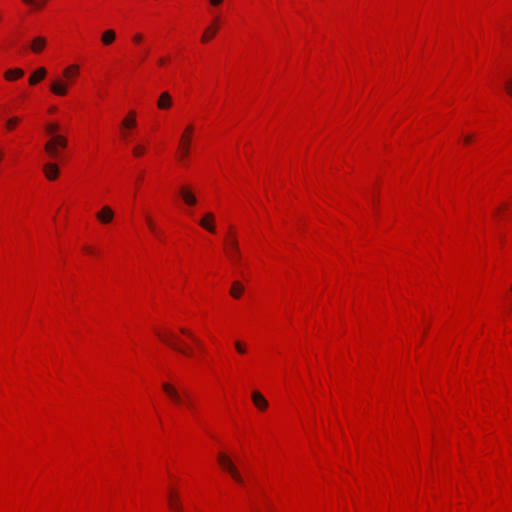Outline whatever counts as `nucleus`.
I'll return each instance as SVG.
<instances>
[{
	"mask_svg": "<svg viewBox=\"0 0 512 512\" xmlns=\"http://www.w3.org/2000/svg\"><path fill=\"white\" fill-rule=\"evenodd\" d=\"M67 145V138L63 135H57L46 142L44 150L51 159H57L60 157V149H65Z\"/></svg>",
	"mask_w": 512,
	"mask_h": 512,
	"instance_id": "nucleus-1",
	"label": "nucleus"
},
{
	"mask_svg": "<svg viewBox=\"0 0 512 512\" xmlns=\"http://www.w3.org/2000/svg\"><path fill=\"white\" fill-rule=\"evenodd\" d=\"M163 391L167 394V396L177 405L185 404L191 410H194V406L192 401L189 399L187 393L181 394L180 391L171 385L170 383L162 384Z\"/></svg>",
	"mask_w": 512,
	"mask_h": 512,
	"instance_id": "nucleus-2",
	"label": "nucleus"
},
{
	"mask_svg": "<svg viewBox=\"0 0 512 512\" xmlns=\"http://www.w3.org/2000/svg\"><path fill=\"white\" fill-rule=\"evenodd\" d=\"M218 462H219L220 466L225 471H227L237 483H239V484L244 483L243 477L241 476L237 467L235 466V464L233 463V461L231 460V458L228 455H226L225 453H222V452L219 453L218 454Z\"/></svg>",
	"mask_w": 512,
	"mask_h": 512,
	"instance_id": "nucleus-3",
	"label": "nucleus"
},
{
	"mask_svg": "<svg viewBox=\"0 0 512 512\" xmlns=\"http://www.w3.org/2000/svg\"><path fill=\"white\" fill-rule=\"evenodd\" d=\"M194 127L192 124L188 125L185 128V131L183 132L180 143H179V157L180 160L184 161L189 153H190V146L192 142V133H193Z\"/></svg>",
	"mask_w": 512,
	"mask_h": 512,
	"instance_id": "nucleus-4",
	"label": "nucleus"
},
{
	"mask_svg": "<svg viewBox=\"0 0 512 512\" xmlns=\"http://www.w3.org/2000/svg\"><path fill=\"white\" fill-rule=\"evenodd\" d=\"M158 336L164 343H166L168 346H170L174 350H176L184 355H187V356L192 355V351L189 348L182 346L180 339L177 336H175L173 333H171V332H167V333H163V334L158 333Z\"/></svg>",
	"mask_w": 512,
	"mask_h": 512,
	"instance_id": "nucleus-5",
	"label": "nucleus"
},
{
	"mask_svg": "<svg viewBox=\"0 0 512 512\" xmlns=\"http://www.w3.org/2000/svg\"><path fill=\"white\" fill-rule=\"evenodd\" d=\"M70 80H63L61 78H55L51 81L50 91L59 97L66 96L68 93Z\"/></svg>",
	"mask_w": 512,
	"mask_h": 512,
	"instance_id": "nucleus-6",
	"label": "nucleus"
},
{
	"mask_svg": "<svg viewBox=\"0 0 512 512\" xmlns=\"http://www.w3.org/2000/svg\"><path fill=\"white\" fill-rule=\"evenodd\" d=\"M228 248L226 250L227 256L229 259L235 263L239 264L241 260V253L238 246V241L235 237H231L227 240Z\"/></svg>",
	"mask_w": 512,
	"mask_h": 512,
	"instance_id": "nucleus-7",
	"label": "nucleus"
},
{
	"mask_svg": "<svg viewBox=\"0 0 512 512\" xmlns=\"http://www.w3.org/2000/svg\"><path fill=\"white\" fill-rule=\"evenodd\" d=\"M114 212L109 206H104L96 214V218L103 224H108L113 220Z\"/></svg>",
	"mask_w": 512,
	"mask_h": 512,
	"instance_id": "nucleus-8",
	"label": "nucleus"
},
{
	"mask_svg": "<svg viewBox=\"0 0 512 512\" xmlns=\"http://www.w3.org/2000/svg\"><path fill=\"white\" fill-rule=\"evenodd\" d=\"M253 404L261 411H264L268 407V401L266 398L259 392L253 391L251 395Z\"/></svg>",
	"mask_w": 512,
	"mask_h": 512,
	"instance_id": "nucleus-9",
	"label": "nucleus"
},
{
	"mask_svg": "<svg viewBox=\"0 0 512 512\" xmlns=\"http://www.w3.org/2000/svg\"><path fill=\"white\" fill-rule=\"evenodd\" d=\"M43 172H44L46 178L48 180L52 181L58 177L59 168H58L57 164L49 162L44 165Z\"/></svg>",
	"mask_w": 512,
	"mask_h": 512,
	"instance_id": "nucleus-10",
	"label": "nucleus"
},
{
	"mask_svg": "<svg viewBox=\"0 0 512 512\" xmlns=\"http://www.w3.org/2000/svg\"><path fill=\"white\" fill-rule=\"evenodd\" d=\"M172 97L168 92H162L157 101V107L162 110L169 109L172 106Z\"/></svg>",
	"mask_w": 512,
	"mask_h": 512,
	"instance_id": "nucleus-11",
	"label": "nucleus"
},
{
	"mask_svg": "<svg viewBox=\"0 0 512 512\" xmlns=\"http://www.w3.org/2000/svg\"><path fill=\"white\" fill-rule=\"evenodd\" d=\"M180 195L187 205L192 206L195 205L197 202V199L194 196V194L186 187L181 188Z\"/></svg>",
	"mask_w": 512,
	"mask_h": 512,
	"instance_id": "nucleus-12",
	"label": "nucleus"
},
{
	"mask_svg": "<svg viewBox=\"0 0 512 512\" xmlns=\"http://www.w3.org/2000/svg\"><path fill=\"white\" fill-rule=\"evenodd\" d=\"M214 221V215L212 213H207L203 219L199 221V225L203 227L204 229L208 230L209 232H214L215 227L212 225V222Z\"/></svg>",
	"mask_w": 512,
	"mask_h": 512,
	"instance_id": "nucleus-13",
	"label": "nucleus"
},
{
	"mask_svg": "<svg viewBox=\"0 0 512 512\" xmlns=\"http://www.w3.org/2000/svg\"><path fill=\"white\" fill-rule=\"evenodd\" d=\"M46 69L44 67L38 68L29 78V84L35 85L39 81L43 80L46 76Z\"/></svg>",
	"mask_w": 512,
	"mask_h": 512,
	"instance_id": "nucleus-14",
	"label": "nucleus"
},
{
	"mask_svg": "<svg viewBox=\"0 0 512 512\" xmlns=\"http://www.w3.org/2000/svg\"><path fill=\"white\" fill-rule=\"evenodd\" d=\"M217 20L214 21V23L207 27L202 35V42H208L210 39H212L216 33H217Z\"/></svg>",
	"mask_w": 512,
	"mask_h": 512,
	"instance_id": "nucleus-15",
	"label": "nucleus"
},
{
	"mask_svg": "<svg viewBox=\"0 0 512 512\" xmlns=\"http://www.w3.org/2000/svg\"><path fill=\"white\" fill-rule=\"evenodd\" d=\"M121 126L124 129L134 128L136 126V113L134 111L129 112L127 117L123 119Z\"/></svg>",
	"mask_w": 512,
	"mask_h": 512,
	"instance_id": "nucleus-16",
	"label": "nucleus"
},
{
	"mask_svg": "<svg viewBox=\"0 0 512 512\" xmlns=\"http://www.w3.org/2000/svg\"><path fill=\"white\" fill-rule=\"evenodd\" d=\"M116 39V32L112 29L104 31L101 35V42L108 46L111 45Z\"/></svg>",
	"mask_w": 512,
	"mask_h": 512,
	"instance_id": "nucleus-17",
	"label": "nucleus"
},
{
	"mask_svg": "<svg viewBox=\"0 0 512 512\" xmlns=\"http://www.w3.org/2000/svg\"><path fill=\"white\" fill-rule=\"evenodd\" d=\"M46 45V39L42 36L35 37L32 41L31 49L35 53H40Z\"/></svg>",
	"mask_w": 512,
	"mask_h": 512,
	"instance_id": "nucleus-18",
	"label": "nucleus"
},
{
	"mask_svg": "<svg viewBox=\"0 0 512 512\" xmlns=\"http://www.w3.org/2000/svg\"><path fill=\"white\" fill-rule=\"evenodd\" d=\"M79 69L80 68L78 65L72 64L63 70V77L71 81L75 76L78 75Z\"/></svg>",
	"mask_w": 512,
	"mask_h": 512,
	"instance_id": "nucleus-19",
	"label": "nucleus"
},
{
	"mask_svg": "<svg viewBox=\"0 0 512 512\" xmlns=\"http://www.w3.org/2000/svg\"><path fill=\"white\" fill-rule=\"evenodd\" d=\"M24 75V71L20 68L9 69L5 72V78L9 81L18 79Z\"/></svg>",
	"mask_w": 512,
	"mask_h": 512,
	"instance_id": "nucleus-20",
	"label": "nucleus"
},
{
	"mask_svg": "<svg viewBox=\"0 0 512 512\" xmlns=\"http://www.w3.org/2000/svg\"><path fill=\"white\" fill-rule=\"evenodd\" d=\"M22 2L26 5L32 7L33 10H41L45 7L48 0H22Z\"/></svg>",
	"mask_w": 512,
	"mask_h": 512,
	"instance_id": "nucleus-21",
	"label": "nucleus"
},
{
	"mask_svg": "<svg viewBox=\"0 0 512 512\" xmlns=\"http://www.w3.org/2000/svg\"><path fill=\"white\" fill-rule=\"evenodd\" d=\"M168 504L171 509H173L176 512H182V508L179 503V499L176 495L173 493H169L168 495Z\"/></svg>",
	"mask_w": 512,
	"mask_h": 512,
	"instance_id": "nucleus-22",
	"label": "nucleus"
},
{
	"mask_svg": "<svg viewBox=\"0 0 512 512\" xmlns=\"http://www.w3.org/2000/svg\"><path fill=\"white\" fill-rule=\"evenodd\" d=\"M244 291V286L238 282V281H235L232 283V286H231V289H230V294L232 297L234 298H240L241 296V293Z\"/></svg>",
	"mask_w": 512,
	"mask_h": 512,
	"instance_id": "nucleus-23",
	"label": "nucleus"
},
{
	"mask_svg": "<svg viewBox=\"0 0 512 512\" xmlns=\"http://www.w3.org/2000/svg\"><path fill=\"white\" fill-rule=\"evenodd\" d=\"M60 129V126L58 123H55V122H52V123H48L46 126H45V130L46 132L51 135V138L53 136H57L58 134H56L57 131H59Z\"/></svg>",
	"mask_w": 512,
	"mask_h": 512,
	"instance_id": "nucleus-24",
	"label": "nucleus"
},
{
	"mask_svg": "<svg viewBox=\"0 0 512 512\" xmlns=\"http://www.w3.org/2000/svg\"><path fill=\"white\" fill-rule=\"evenodd\" d=\"M20 122V118L17 117V116H13L11 118H9L7 121H6V129L11 131L15 128V126Z\"/></svg>",
	"mask_w": 512,
	"mask_h": 512,
	"instance_id": "nucleus-25",
	"label": "nucleus"
},
{
	"mask_svg": "<svg viewBox=\"0 0 512 512\" xmlns=\"http://www.w3.org/2000/svg\"><path fill=\"white\" fill-rule=\"evenodd\" d=\"M180 331H181V333H182V334H184V335L188 336V337H189V338H191V339H192L196 344H198V347H201V342H200V341L195 337V335H194L191 331H189V330H187V329H185V328H181V329H180Z\"/></svg>",
	"mask_w": 512,
	"mask_h": 512,
	"instance_id": "nucleus-26",
	"label": "nucleus"
},
{
	"mask_svg": "<svg viewBox=\"0 0 512 512\" xmlns=\"http://www.w3.org/2000/svg\"><path fill=\"white\" fill-rule=\"evenodd\" d=\"M234 346H235L236 351L240 354H244L247 351L246 345L241 341H236Z\"/></svg>",
	"mask_w": 512,
	"mask_h": 512,
	"instance_id": "nucleus-27",
	"label": "nucleus"
},
{
	"mask_svg": "<svg viewBox=\"0 0 512 512\" xmlns=\"http://www.w3.org/2000/svg\"><path fill=\"white\" fill-rule=\"evenodd\" d=\"M145 151V148L144 146H141V145H138L136 147L133 148V154L135 156H141Z\"/></svg>",
	"mask_w": 512,
	"mask_h": 512,
	"instance_id": "nucleus-28",
	"label": "nucleus"
},
{
	"mask_svg": "<svg viewBox=\"0 0 512 512\" xmlns=\"http://www.w3.org/2000/svg\"><path fill=\"white\" fill-rule=\"evenodd\" d=\"M146 222H147V225L149 227V229L152 231V232H156V226L154 224V222L152 221V219L150 217H146Z\"/></svg>",
	"mask_w": 512,
	"mask_h": 512,
	"instance_id": "nucleus-29",
	"label": "nucleus"
},
{
	"mask_svg": "<svg viewBox=\"0 0 512 512\" xmlns=\"http://www.w3.org/2000/svg\"><path fill=\"white\" fill-rule=\"evenodd\" d=\"M505 90L507 91V93L509 95L512 96V78L509 79L508 81H506V83H505Z\"/></svg>",
	"mask_w": 512,
	"mask_h": 512,
	"instance_id": "nucleus-30",
	"label": "nucleus"
},
{
	"mask_svg": "<svg viewBox=\"0 0 512 512\" xmlns=\"http://www.w3.org/2000/svg\"><path fill=\"white\" fill-rule=\"evenodd\" d=\"M142 39H143V36L140 33L135 34L132 38L133 42L136 44L140 43L142 41Z\"/></svg>",
	"mask_w": 512,
	"mask_h": 512,
	"instance_id": "nucleus-31",
	"label": "nucleus"
},
{
	"mask_svg": "<svg viewBox=\"0 0 512 512\" xmlns=\"http://www.w3.org/2000/svg\"><path fill=\"white\" fill-rule=\"evenodd\" d=\"M210 4L214 7L219 6L223 0H209Z\"/></svg>",
	"mask_w": 512,
	"mask_h": 512,
	"instance_id": "nucleus-32",
	"label": "nucleus"
},
{
	"mask_svg": "<svg viewBox=\"0 0 512 512\" xmlns=\"http://www.w3.org/2000/svg\"><path fill=\"white\" fill-rule=\"evenodd\" d=\"M83 250H84L85 252L89 253V254L94 253V250H93L91 247H88V246H85V247L83 248Z\"/></svg>",
	"mask_w": 512,
	"mask_h": 512,
	"instance_id": "nucleus-33",
	"label": "nucleus"
},
{
	"mask_svg": "<svg viewBox=\"0 0 512 512\" xmlns=\"http://www.w3.org/2000/svg\"><path fill=\"white\" fill-rule=\"evenodd\" d=\"M471 140H472V136H471V135H467V136L464 138V142H465V143H469Z\"/></svg>",
	"mask_w": 512,
	"mask_h": 512,
	"instance_id": "nucleus-34",
	"label": "nucleus"
},
{
	"mask_svg": "<svg viewBox=\"0 0 512 512\" xmlns=\"http://www.w3.org/2000/svg\"><path fill=\"white\" fill-rule=\"evenodd\" d=\"M166 62L165 58H159L158 59V64L161 66V65H164Z\"/></svg>",
	"mask_w": 512,
	"mask_h": 512,
	"instance_id": "nucleus-35",
	"label": "nucleus"
},
{
	"mask_svg": "<svg viewBox=\"0 0 512 512\" xmlns=\"http://www.w3.org/2000/svg\"><path fill=\"white\" fill-rule=\"evenodd\" d=\"M160 240H162V234L156 229V232H153Z\"/></svg>",
	"mask_w": 512,
	"mask_h": 512,
	"instance_id": "nucleus-36",
	"label": "nucleus"
},
{
	"mask_svg": "<svg viewBox=\"0 0 512 512\" xmlns=\"http://www.w3.org/2000/svg\"><path fill=\"white\" fill-rule=\"evenodd\" d=\"M49 111H50L51 113L55 112V111H56V107H54V106H53V107H51V108L49 109Z\"/></svg>",
	"mask_w": 512,
	"mask_h": 512,
	"instance_id": "nucleus-37",
	"label": "nucleus"
},
{
	"mask_svg": "<svg viewBox=\"0 0 512 512\" xmlns=\"http://www.w3.org/2000/svg\"><path fill=\"white\" fill-rule=\"evenodd\" d=\"M122 136L126 139L128 137V134L126 132H123Z\"/></svg>",
	"mask_w": 512,
	"mask_h": 512,
	"instance_id": "nucleus-38",
	"label": "nucleus"
},
{
	"mask_svg": "<svg viewBox=\"0 0 512 512\" xmlns=\"http://www.w3.org/2000/svg\"><path fill=\"white\" fill-rule=\"evenodd\" d=\"M2 159V153L0 152V160Z\"/></svg>",
	"mask_w": 512,
	"mask_h": 512,
	"instance_id": "nucleus-39",
	"label": "nucleus"
}]
</instances>
